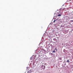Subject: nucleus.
I'll use <instances>...</instances> for the list:
<instances>
[{
	"instance_id": "obj_4",
	"label": "nucleus",
	"mask_w": 73,
	"mask_h": 73,
	"mask_svg": "<svg viewBox=\"0 0 73 73\" xmlns=\"http://www.w3.org/2000/svg\"><path fill=\"white\" fill-rule=\"evenodd\" d=\"M70 66H71V68H73V65H71Z\"/></svg>"
},
{
	"instance_id": "obj_5",
	"label": "nucleus",
	"mask_w": 73,
	"mask_h": 73,
	"mask_svg": "<svg viewBox=\"0 0 73 73\" xmlns=\"http://www.w3.org/2000/svg\"><path fill=\"white\" fill-rule=\"evenodd\" d=\"M52 52L53 53H55V52H56V51H55V50H54Z\"/></svg>"
},
{
	"instance_id": "obj_1",
	"label": "nucleus",
	"mask_w": 73,
	"mask_h": 73,
	"mask_svg": "<svg viewBox=\"0 0 73 73\" xmlns=\"http://www.w3.org/2000/svg\"><path fill=\"white\" fill-rule=\"evenodd\" d=\"M41 68L42 69H45V66L44 65H43L41 66Z\"/></svg>"
},
{
	"instance_id": "obj_13",
	"label": "nucleus",
	"mask_w": 73,
	"mask_h": 73,
	"mask_svg": "<svg viewBox=\"0 0 73 73\" xmlns=\"http://www.w3.org/2000/svg\"><path fill=\"white\" fill-rule=\"evenodd\" d=\"M60 60H61V59H60Z\"/></svg>"
},
{
	"instance_id": "obj_8",
	"label": "nucleus",
	"mask_w": 73,
	"mask_h": 73,
	"mask_svg": "<svg viewBox=\"0 0 73 73\" xmlns=\"http://www.w3.org/2000/svg\"><path fill=\"white\" fill-rule=\"evenodd\" d=\"M55 50H56V51H57V49L56 48H55Z\"/></svg>"
},
{
	"instance_id": "obj_11",
	"label": "nucleus",
	"mask_w": 73,
	"mask_h": 73,
	"mask_svg": "<svg viewBox=\"0 0 73 73\" xmlns=\"http://www.w3.org/2000/svg\"><path fill=\"white\" fill-rule=\"evenodd\" d=\"M60 60H61V59H60Z\"/></svg>"
},
{
	"instance_id": "obj_12",
	"label": "nucleus",
	"mask_w": 73,
	"mask_h": 73,
	"mask_svg": "<svg viewBox=\"0 0 73 73\" xmlns=\"http://www.w3.org/2000/svg\"><path fill=\"white\" fill-rule=\"evenodd\" d=\"M60 60H61V59H60Z\"/></svg>"
},
{
	"instance_id": "obj_10",
	"label": "nucleus",
	"mask_w": 73,
	"mask_h": 73,
	"mask_svg": "<svg viewBox=\"0 0 73 73\" xmlns=\"http://www.w3.org/2000/svg\"><path fill=\"white\" fill-rule=\"evenodd\" d=\"M60 58V59H61V58Z\"/></svg>"
},
{
	"instance_id": "obj_2",
	"label": "nucleus",
	"mask_w": 73,
	"mask_h": 73,
	"mask_svg": "<svg viewBox=\"0 0 73 73\" xmlns=\"http://www.w3.org/2000/svg\"><path fill=\"white\" fill-rule=\"evenodd\" d=\"M58 16L60 17V16H61V14H59L58 15Z\"/></svg>"
},
{
	"instance_id": "obj_9",
	"label": "nucleus",
	"mask_w": 73,
	"mask_h": 73,
	"mask_svg": "<svg viewBox=\"0 0 73 73\" xmlns=\"http://www.w3.org/2000/svg\"><path fill=\"white\" fill-rule=\"evenodd\" d=\"M70 1H71V0H69Z\"/></svg>"
},
{
	"instance_id": "obj_3",
	"label": "nucleus",
	"mask_w": 73,
	"mask_h": 73,
	"mask_svg": "<svg viewBox=\"0 0 73 73\" xmlns=\"http://www.w3.org/2000/svg\"><path fill=\"white\" fill-rule=\"evenodd\" d=\"M67 62H69V60H67L66 61Z\"/></svg>"
},
{
	"instance_id": "obj_6",
	"label": "nucleus",
	"mask_w": 73,
	"mask_h": 73,
	"mask_svg": "<svg viewBox=\"0 0 73 73\" xmlns=\"http://www.w3.org/2000/svg\"><path fill=\"white\" fill-rule=\"evenodd\" d=\"M71 22H73V20L70 21Z\"/></svg>"
},
{
	"instance_id": "obj_7",
	"label": "nucleus",
	"mask_w": 73,
	"mask_h": 73,
	"mask_svg": "<svg viewBox=\"0 0 73 73\" xmlns=\"http://www.w3.org/2000/svg\"><path fill=\"white\" fill-rule=\"evenodd\" d=\"M56 20H54V22H53V23H54V22H55L56 21Z\"/></svg>"
}]
</instances>
